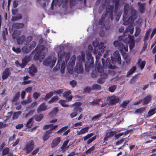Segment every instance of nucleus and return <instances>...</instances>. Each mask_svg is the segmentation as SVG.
<instances>
[{"label": "nucleus", "mask_w": 156, "mask_h": 156, "mask_svg": "<svg viewBox=\"0 0 156 156\" xmlns=\"http://www.w3.org/2000/svg\"><path fill=\"white\" fill-rule=\"evenodd\" d=\"M136 68L134 66L131 68V69L128 72L127 75L129 76L132 74L135 71Z\"/></svg>", "instance_id": "nucleus-40"}, {"label": "nucleus", "mask_w": 156, "mask_h": 156, "mask_svg": "<svg viewBox=\"0 0 156 156\" xmlns=\"http://www.w3.org/2000/svg\"><path fill=\"white\" fill-rule=\"evenodd\" d=\"M91 89L92 90H100L101 86L98 84H94L91 86Z\"/></svg>", "instance_id": "nucleus-34"}, {"label": "nucleus", "mask_w": 156, "mask_h": 156, "mask_svg": "<svg viewBox=\"0 0 156 156\" xmlns=\"http://www.w3.org/2000/svg\"><path fill=\"white\" fill-rule=\"evenodd\" d=\"M54 94L53 92H50L48 93L45 96L44 99L45 100H46L49 98L51 96H52Z\"/></svg>", "instance_id": "nucleus-39"}, {"label": "nucleus", "mask_w": 156, "mask_h": 156, "mask_svg": "<svg viewBox=\"0 0 156 156\" xmlns=\"http://www.w3.org/2000/svg\"><path fill=\"white\" fill-rule=\"evenodd\" d=\"M56 61V58L54 56H49L46 58L43 64L46 66L52 68L54 66Z\"/></svg>", "instance_id": "nucleus-11"}, {"label": "nucleus", "mask_w": 156, "mask_h": 156, "mask_svg": "<svg viewBox=\"0 0 156 156\" xmlns=\"http://www.w3.org/2000/svg\"><path fill=\"white\" fill-rule=\"evenodd\" d=\"M39 148L38 147L36 148L32 151L31 154L33 155L36 154L39 151Z\"/></svg>", "instance_id": "nucleus-56"}, {"label": "nucleus", "mask_w": 156, "mask_h": 156, "mask_svg": "<svg viewBox=\"0 0 156 156\" xmlns=\"http://www.w3.org/2000/svg\"><path fill=\"white\" fill-rule=\"evenodd\" d=\"M129 100H127L124 101L122 103L121 105V107L122 108H126L127 105L129 102Z\"/></svg>", "instance_id": "nucleus-43"}, {"label": "nucleus", "mask_w": 156, "mask_h": 156, "mask_svg": "<svg viewBox=\"0 0 156 156\" xmlns=\"http://www.w3.org/2000/svg\"><path fill=\"white\" fill-rule=\"evenodd\" d=\"M34 147V142L32 140H31L27 142L25 147L23 149L26 151L27 153L30 152L33 149Z\"/></svg>", "instance_id": "nucleus-13"}, {"label": "nucleus", "mask_w": 156, "mask_h": 156, "mask_svg": "<svg viewBox=\"0 0 156 156\" xmlns=\"http://www.w3.org/2000/svg\"><path fill=\"white\" fill-rule=\"evenodd\" d=\"M116 133V131H111L107 132L104 138V141H107L108 139L111 138L113 137Z\"/></svg>", "instance_id": "nucleus-17"}, {"label": "nucleus", "mask_w": 156, "mask_h": 156, "mask_svg": "<svg viewBox=\"0 0 156 156\" xmlns=\"http://www.w3.org/2000/svg\"><path fill=\"white\" fill-rule=\"evenodd\" d=\"M138 4L139 6V8L140 12L141 13H143L145 9V4L139 2L138 3Z\"/></svg>", "instance_id": "nucleus-31"}, {"label": "nucleus", "mask_w": 156, "mask_h": 156, "mask_svg": "<svg viewBox=\"0 0 156 156\" xmlns=\"http://www.w3.org/2000/svg\"><path fill=\"white\" fill-rule=\"evenodd\" d=\"M101 116V114H98L94 117L92 118L93 120H97L99 119Z\"/></svg>", "instance_id": "nucleus-50"}, {"label": "nucleus", "mask_w": 156, "mask_h": 156, "mask_svg": "<svg viewBox=\"0 0 156 156\" xmlns=\"http://www.w3.org/2000/svg\"><path fill=\"white\" fill-rule=\"evenodd\" d=\"M43 115L42 114H40L35 117V120L36 121H41L43 118Z\"/></svg>", "instance_id": "nucleus-46"}, {"label": "nucleus", "mask_w": 156, "mask_h": 156, "mask_svg": "<svg viewBox=\"0 0 156 156\" xmlns=\"http://www.w3.org/2000/svg\"><path fill=\"white\" fill-rule=\"evenodd\" d=\"M68 128L67 126H65L62 127V128H61L60 129H59V130H58L57 132V133H62L63 131H64L65 130H66L67 128Z\"/></svg>", "instance_id": "nucleus-48"}, {"label": "nucleus", "mask_w": 156, "mask_h": 156, "mask_svg": "<svg viewBox=\"0 0 156 156\" xmlns=\"http://www.w3.org/2000/svg\"><path fill=\"white\" fill-rule=\"evenodd\" d=\"M82 123L81 122H76L73 125V127H76L75 128L76 129L78 127L80 126H82Z\"/></svg>", "instance_id": "nucleus-51"}, {"label": "nucleus", "mask_w": 156, "mask_h": 156, "mask_svg": "<svg viewBox=\"0 0 156 156\" xmlns=\"http://www.w3.org/2000/svg\"><path fill=\"white\" fill-rule=\"evenodd\" d=\"M112 62L110 58H107L105 62L104 61V58L101 59L102 62L104 67H105L109 69H115V63L117 62L118 64H121V60L120 55L118 51H116L113 53V55L111 56Z\"/></svg>", "instance_id": "nucleus-4"}, {"label": "nucleus", "mask_w": 156, "mask_h": 156, "mask_svg": "<svg viewBox=\"0 0 156 156\" xmlns=\"http://www.w3.org/2000/svg\"><path fill=\"white\" fill-rule=\"evenodd\" d=\"M22 113L21 111H18L14 113L13 115V119H17L19 116Z\"/></svg>", "instance_id": "nucleus-36"}, {"label": "nucleus", "mask_w": 156, "mask_h": 156, "mask_svg": "<svg viewBox=\"0 0 156 156\" xmlns=\"http://www.w3.org/2000/svg\"><path fill=\"white\" fill-rule=\"evenodd\" d=\"M20 96V93L19 92H18L16 94L12 100V102L14 103L16 105L19 103L20 102V100L19 99Z\"/></svg>", "instance_id": "nucleus-22"}, {"label": "nucleus", "mask_w": 156, "mask_h": 156, "mask_svg": "<svg viewBox=\"0 0 156 156\" xmlns=\"http://www.w3.org/2000/svg\"><path fill=\"white\" fill-rule=\"evenodd\" d=\"M9 151V149L8 147H5L2 150V155L4 156L7 154Z\"/></svg>", "instance_id": "nucleus-41"}, {"label": "nucleus", "mask_w": 156, "mask_h": 156, "mask_svg": "<svg viewBox=\"0 0 156 156\" xmlns=\"http://www.w3.org/2000/svg\"><path fill=\"white\" fill-rule=\"evenodd\" d=\"M71 93L70 91L69 90L64 92L63 94V96L66 98V100L68 101H70L72 98V96L71 95H69Z\"/></svg>", "instance_id": "nucleus-24"}, {"label": "nucleus", "mask_w": 156, "mask_h": 156, "mask_svg": "<svg viewBox=\"0 0 156 156\" xmlns=\"http://www.w3.org/2000/svg\"><path fill=\"white\" fill-rule=\"evenodd\" d=\"M22 18V16L21 14H17L16 16H12L11 20L12 21H14L16 20L21 19Z\"/></svg>", "instance_id": "nucleus-33"}, {"label": "nucleus", "mask_w": 156, "mask_h": 156, "mask_svg": "<svg viewBox=\"0 0 156 156\" xmlns=\"http://www.w3.org/2000/svg\"><path fill=\"white\" fill-rule=\"evenodd\" d=\"M33 119L32 118L30 119L28 121L26 124V126L27 127L30 128L31 127L32 125V121Z\"/></svg>", "instance_id": "nucleus-42"}, {"label": "nucleus", "mask_w": 156, "mask_h": 156, "mask_svg": "<svg viewBox=\"0 0 156 156\" xmlns=\"http://www.w3.org/2000/svg\"><path fill=\"white\" fill-rule=\"evenodd\" d=\"M93 45L94 48V54L96 55V63L98 64L100 63L99 62L100 57L101 55V54L104 52L106 46L104 45V43L103 42H101L99 44V40L97 39L93 42Z\"/></svg>", "instance_id": "nucleus-5"}, {"label": "nucleus", "mask_w": 156, "mask_h": 156, "mask_svg": "<svg viewBox=\"0 0 156 156\" xmlns=\"http://www.w3.org/2000/svg\"><path fill=\"white\" fill-rule=\"evenodd\" d=\"M93 47L91 44L88 46L87 50L86 51L87 58L88 62L85 63V68L86 71H88L93 66L94 63L93 57H92L91 52L92 51Z\"/></svg>", "instance_id": "nucleus-8"}, {"label": "nucleus", "mask_w": 156, "mask_h": 156, "mask_svg": "<svg viewBox=\"0 0 156 156\" xmlns=\"http://www.w3.org/2000/svg\"><path fill=\"white\" fill-rule=\"evenodd\" d=\"M90 127L88 125H87L85 127L82 128L79 131H77V135H80L85 134L87 133Z\"/></svg>", "instance_id": "nucleus-20"}, {"label": "nucleus", "mask_w": 156, "mask_h": 156, "mask_svg": "<svg viewBox=\"0 0 156 156\" xmlns=\"http://www.w3.org/2000/svg\"><path fill=\"white\" fill-rule=\"evenodd\" d=\"M68 0H53L51 6V9H54V5L60 6L62 5V7H64L68 4Z\"/></svg>", "instance_id": "nucleus-12"}, {"label": "nucleus", "mask_w": 156, "mask_h": 156, "mask_svg": "<svg viewBox=\"0 0 156 156\" xmlns=\"http://www.w3.org/2000/svg\"><path fill=\"white\" fill-rule=\"evenodd\" d=\"M30 55L26 56L24 58L22 59V63L20 64H19V65L21 68H23L26 66L27 64L30 61Z\"/></svg>", "instance_id": "nucleus-16"}, {"label": "nucleus", "mask_w": 156, "mask_h": 156, "mask_svg": "<svg viewBox=\"0 0 156 156\" xmlns=\"http://www.w3.org/2000/svg\"><path fill=\"white\" fill-rule=\"evenodd\" d=\"M131 131V130H128L124 133L122 132L116 134H115V137L116 138L118 139L120 136H122L123 135H125V136H124V137H125L126 135H128V136L129 137V133Z\"/></svg>", "instance_id": "nucleus-25"}, {"label": "nucleus", "mask_w": 156, "mask_h": 156, "mask_svg": "<svg viewBox=\"0 0 156 156\" xmlns=\"http://www.w3.org/2000/svg\"><path fill=\"white\" fill-rule=\"evenodd\" d=\"M94 134L93 133H91L90 134H88L87 135L83 137V138L84 141H85L88 139H89L87 141V144H90L93 141L96 139V135L93 136Z\"/></svg>", "instance_id": "nucleus-14"}, {"label": "nucleus", "mask_w": 156, "mask_h": 156, "mask_svg": "<svg viewBox=\"0 0 156 156\" xmlns=\"http://www.w3.org/2000/svg\"><path fill=\"white\" fill-rule=\"evenodd\" d=\"M113 8L114 7L112 6H107L106 9V14L105 16V18L104 17V16L103 15L99 22L100 24L102 25V24H104V26L106 30L109 29L110 27V24L109 21L105 22V23L104 19H106L109 16L111 20H112Z\"/></svg>", "instance_id": "nucleus-7"}, {"label": "nucleus", "mask_w": 156, "mask_h": 156, "mask_svg": "<svg viewBox=\"0 0 156 156\" xmlns=\"http://www.w3.org/2000/svg\"><path fill=\"white\" fill-rule=\"evenodd\" d=\"M40 95V94L37 92H35L33 94V97L35 99H37L38 98L39 96Z\"/></svg>", "instance_id": "nucleus-59"}, {"label": "nucleus", "mask_w": 156, "mask_h": 156, "mask_svg": "<svg viewBox=\"0 0 156 156\" xmlns=\"http://www.w3.org/2000/svg\"><path fill=\"white\" fill-rule=\"evenodd\" d=\"M32 39V37L31 36H30L28 37L26 40L27 43H29Z\"/></svg>", "instance_id": "nucleus-61"}, {"label": "nucleus", "mask_w": 156, "mask_h": 156, "mask_svg": "<svg viewBox=\"0 0 156 156\" xmlns=\"http://www.w3.org/2000/svg\"><path fill=\"white\" fill-rule=\"evenodd\" d=\"M140 32V29L139 27H136V32L135 33V35L136 36L138 35Z\"/></svg>", "instance_id": "nucleus-54"}, {"label": "nucleus", "mask_w": 156, "mask_h": 156, "mask_svg": "<svg viewBox=\"0 0 156 156\" xmlns=\"http://www.w3.org/2000/svg\"><path fill=\"white\" fill-rule=\"evenodd\" d=\"M145 64V61H143L140 65L139 66L141 69H143Z\"/></svg>", "instance_id": "nucleus-57"}, {"label": "nucleus", "mask_w": 156, "mask_h": 156, "mask_svg": "<svg viewBox=\"0 0 156 156\" xmlns=\"http://www.w3.org/2000/svg\"><path fill=\"white\" fill-rule=\"evenodd\" d=\"M61 139L60 137H58L55 138L51 144V147L52 148L55 147L58 145Z\"/></svg>", "instance_id": "nucleus-23"}, {"label": "nucleus", "mask_w": 156, "mask_h": 156, "mask_svg": "<svg viewBox=\"0 0 156 156\" xmlns=\"http://www.w3.org/2000/svg\"><path fill=\"white\" fill-rule=\"evenodd\" d=\"M11 69L9 68L6 69L2 73V77L3 80L6 79L11 74Z\"/></svg>", "instance_id": "nucleus-19"}, {"label": "nucleus", "mask_w": 156, "mask_h": 156, "mask_svg": "<svg viewBox=\"0 0 156 156\" xmlns=\"http://www.w3.org/2000/svg\"><path fill=\"white\" fill-rule=\"evenodd\" d=\"M95 70L92 72L91 74V76L92 77L94 78L96 77L98 75L97 71L98 73H100L101 78L97 80V82L100 84L103 83L105 81V79L107 77L106 73L104 72L103 68L101 66L100 63L97 64L96 63L95 66Z\"/></svg>", "instance_id": "nucleus-6"}, {"label": "nucleus", "mask_w": 156, "mask_h": 156, "mask_svg": "<svg viewBox=\"0 0 156 156\" xmlns=\"http://www.w3.org/2000/svg\"><path fill=\"white\" fill-rule=\"evenodd\" d=\"M7 33V30H3V34H2V37L4 39V40H6L5 38V34Z\"/></svg>", "instance_id": "nucleus-60"}, {"label": "nucleus", "mask_w": 156, "mask_h": 156, "mask_svg": "<svg viewBox=\"0 0 156 156\" xmlns=\"http://www.w3.org/2000/svg\"><path fill=\"white\" fill-rule=\"evenodd\" d=\"M37 72V68L34 65L29 67V73L31 76H34Z\"/></svg>", "instance_id": "nucleus-18"}, {"label": "nucleus", "mask_w": 156, "mask_h": 156, "mask_svg": "<svg viewBox=\"0 0 156 156\" xmlns=\"http://www.w3.org/2000/svg\"><path fill=\"white\" fill-rule=\"evenodd\" d=\"M12 49L16 53H19L21 51V49L19 48H15L14 47H13Z\"/></svg>", "instance_id": "nucleus-49"}, {"label": "nucleus", "mask_w": 156, "mask_h": 156, "mask_svg": "<svg viewBox=\"0 0 156 156\" xmlns=\"http://www.w3.org/2000/svg\"><path fill=\"white\" fill-rule=\"evenodd\" d=\"M52 133L51 130L47 131L44 133L43 136V139L44 141L46 140L50 137V135Z\"/></svg>", "instance_id": "nucleus-29"}, {"label": "nucleus", "mask_w": 156, "mask_h": 156, "mask_svg": "<svg viewBox=\"0 0 156 156\" xmlns=\"http://www.w3.org/2000/svg\"><path fill=\"white\" fill-rule=\"evenodd\" d=\"M36 43L34 41H33L30 44V46L28 48L27 46H24L22 48V51L24 53H27L30 50L33 49L35 46Z\"/></svg>", "instance_id": "nucleus-15"}, {"label": "nucleus", "mask_w": 156, "mask_h": 156, "mask_svg": "<svg viewBox=\"0 0 156 156\" xmlns=\"http://www.w3.org/2000/svg\"><path fill=\"white\" fill-rule=\"evenodd\" d=\"M24 26V24L23 23H16L13 24V27L17 28H21L23 27Z\"/></svg>", "instance_id": "nucleus-35"}, {"label": "nucleus", "mask_w": 156, "mask_h": 156, "mask_svg": "<svg viewBox=\"0 0 156 156\" xmlns=\"http://www.w3.org/2000/svg\"><path fill=\"white\" fill-rule=\"evenodd\" d=\"M123 142V139H121L116 142V145H119L122 144Z\"/></svg>", "instance_id": "nucleus-62"}, {"label": "nucleus", "mask_w": 156, "mask_h": 156, "mask_svg": "<svg viewBox=\"0 0 156 156\" xmlns=\"http://www.w3.org/2000/svg\"><path fill=\"white\" fill-rule=\"evenodd\" d=\"M36 51H37L35 55L34 56V58L36 60H38L39 58L40 62H42L44 58V55L46 54H43V56L41 54L44 52V51H46V53L47 52V49H45V48L44 45H41L38 46L36 48Z\"/></svg>", "instance_id": "nucleus-9"}, {"label": "nucleus", "mask_w": 156, "mask_h": 156, "mask_svg": "<svg viewBox=\"0 0 156 156\" xmlns=\"http://www.w3.org/2000/svg\"><path fill=\"white\" fill-rule=\"evenodd\" d=\"M25 39V36L24 35H22L18 37L16 39L17 44H22Z\"/></svg>", "instance_id": "nucleus-30"}, {"label": "nucleus", "mask_w": 156, "mask_h": 156, "mask_svg": "<svg viewBox=\"0 0 156 156\" xmlns=\"http://www.w3.org/2000/svg\"><path fill=\"white\" fill-rule=\"evenodd\" d=\"M47 106L45 105L44 103L41 104L37 108L38 112H39L41 111H43L46 110L47 109Z\"/></svg>", "instance_id": "nucleus-26"}, {"label": "nucleus", "mask_w": 156, "mask_h": 156, "mask_svg": "<svg viewBox=\"0 0 156 156\" xmlns=\"http://www.w3.org/2000/svg\"><path fill=\"white\" fill-rule=\"evenodd\" d=\"M156 33V28H154L152 32L151 36V38H152L154 34Z\"/></svg>", "instance_id": "nucleus-64"}, {"label": "nucleus", "mask_w": 156, "mask_h": 156, "mask_svg": "<svg viewBox=\"0 0 156 156\" xmlns=\"http://www.w3.org/2000/svg\"><path fill=\"white\" fill-rule=\"evenodd\" d=\"M77 153H76L75 152L72 151L71 152L70 154L68 155L67 156H73L75 155H77Z\"/></svg>", "instance_id": "nucleus-63"}, {"label": "nucleus", "mask_w": 156, "mask_h": 156, "mask_svg": "<svg viewBox=\"0 0 156 156\" xmlns=\"http://www.w3.org/2000/svg\"><path fill=\"white\" fill-rule=\"evenodd\" d=\"M64 48V47L62 45H60L59 46H56L55 48V49L57 51L58 57L57 64L56 67L59 69L60 63L62 62L61 72L62 74L64 72L66 65L69 59L70 56L69 52H62Z\"/></svg>", "instance_id": "nucleus-3"}, {"label": "nucleus", "mask_w": 156, "mask_h": 156, "mask_svg": "<svg viewBox=\"0 0 156 156\" xmlns=\"http://www.w3.org/2000/svg\"><path fill=\"white\" fill-rule=\"evenodd\" d=\"M58 96H56L53 97L50 100L48 101L49 103H51L52 102H55L58 99Z\"/></svg>", "instance_id": "nucleus-44"}, {"label": "nucleus", "mask_w": 156, "mask_h": 156, "mask_svg": "<svg viewBox=\"0 0 156 156\" xmlns=\"http://www.w3.org/2000/svg\"><path fill=\"white\" fill-rule=\"evenodd\" d=\"M144 110L145 108H141L136 109L135 111V112L136 113H140L144 112Z\"/></svg>", "instance_id": "nucleus-47"}, {"label": "nucleus", "mask_w": 156, "mask_h": 156, "mask_svg": "<svg viewBox=\"0 0 156 156\" xmlns=\"http://www.w3.org/2000/svg\"><path fill=\"white\" fill-rule=\"evenodd\" d=\"M151 96L150 95H147L142 100L143 104L144 105H146L149 103L151 101Z\"/></svg>", "instance_id": "nucleus-27"}, {"label": "nucleus", "mask_w": 156, "mask_h": 156, "mask_svg": "<svg viewBox=\"0 0 156 156\" xmlns=\"http://www.w3.org/2000/svg\"><path fill=\"white\" fill-rule=\"evenodd\" d=\"M116 88L115 85H113L109 87V90L110 91L112 92H113Z\"/></svg>", "instance_id": "nucleus-52"}, {"label": "nucleus", "mask_w": 156, "mask_h": 156, "mask_svg": "<svg viewBox=\"0 0 156 156\" xmlns=\"http://www.w3.org/2000/svg\"><path fill=\"white\" fill-rule=\"evenodd\" d=\"M156 107L153 108L149 110L148 112V116H150L156 113Z\"/></svg>", "instance_id": "nucleus-32"}, {"label": "nucleus", "mask_w": 156, "mask_h": 156, "mask_svg": "<svg viewBox=\"0 0 156 156\" xmlns=\"http://www.w3.org/2000/svg\"><path fill=\"white\" fill-rule=\"evenodd\" d=\"M70 83L71 85L73 87H75L76 86V81H75L74 80H73L72 81H71Z\"/></svg>", "instance_id": "nucleus-58"}, {"label": "nucleus", "mask_w": 156, "mask_h": 156, "mask_svg": "<svg viewBox=\"0 0 156 156\" xmlns=\"http://www.w3.org/2000/svg\"><path fill=\"white\" fill-rule=\"evenodd\" d=\"M137 18L136 10L132 8L130 9L129 5H126L124 6L123 17V24L125 25L127 24H129V25L123 33V36L119 37V41H115L113 43L115 47H118L127 63L129 62L130 60V58H128L127 54L125 53V52L128 51V47L127 45L125 46L123 45L121 43V41H123L125 44H129V47L130 50L134 47L135 41L133 36H131V35L133 34V26L134 25V20Z\"/></svg>", "instance_id": "nucleus-1"}, {"label": "nucleus", "mask_w": 156, "mask_h": 156, "mask_svg": "<svg viewBox=\"0 0 156 156\" xmlns=\"http://www.w3.org/2000/svg\"><path fill=\"white\" fill-rule=\"evenodd\" d=\"M110 101L109 104L111 105H114L118 103L119 100V98L118 97L112 96L110 97Z\"/></svg>", "instance_id": "nucleus-21"}, {"label": "nucleus", "mask_w": 156, "mask_h": 156, "mask_svg": "<svg viewBox=\"0 0 156 156\" xmlns=\"http://www.w3.org/2000/svg\"><path fill=\"white\" fill-rule=\"evenodd\" d=\"M91 90H92L91 87H87L84 89V90L85 92L89 93Z\"/></svg>", "instance_id": "nucleus-53"}, {"label": "nucleus", "mask_w": 156, "mask_h": 156, "mask_svg": "<svg viewBox=\"0 0 156 156\" xmlns=\"http://www.w3.org/2000/svg\"><path fill=\"white\" fill-rule=\"evenodd\" d=\"M81 104L80 102H76L72 105L74 107L73 112L70 114V116L71 118H73L75 117L77 114L79 112H80L82 110L81 108Z\"/></svg>", "instance_id": "nucleus-10"}, {"label": "nucleus", "mask_w": 156, "mask_h": 156, "mask_svg": "<svg viewBox=\"0 0 156 156\" xmlns=\"http://www.w3.org/2000/svg\"><path fill=\"white\" fill-rule=\"evenodd\" d=\"M59 102L63 107H67L69 106L68 105L66 104V102L65 100H60Z\"/></svg>", "instance_id": "nucleus-38"}, {"label": "nucleus", "mask_w": 156, "mask_h": 156, "mask_svg": "<svg viewBox=\"0 0 156 156\" xmlns=\"http://www.w3.org/2000/svg\"><path fill=\"white\" fill-rule=\"evenodd\" d=\"M101 100V99H97L94 101L92 102H90L91 104L94 105L95 104H98V103Z\"/></svg>", "instance_id": "nucleus-45"}, {"label": "nucleus", "mask_w": 156, "mask_h": 156, "mask_svg": "<svg viewBox=\"0 0 156 156\" xmlns=\"http://www.w3.org/2000/svg\"><path fill=\"white\" fill-rule=\"evenodd\" d=\"M68 143V140H66V141H64L63 145L61 147V149H62V150H63L65 148H68V146L66 147Z\"/></svg>", "instance_id": "nucleus-37"}, {"label": "nucleus", "mask_w": 156, "mask_h": 156, "mask_svg": "<svg viewBox=\"0 0 156 156\" xmlns=\"http://www.w3.org/2000/svg\"><path fill=\"white\" fill-rule=\"evenodd\" d=\"M76 56L75 55H73L70 60L67 66V69L68 72L73 74L74 72L73 66L75 64ZM85 59V55L84 52H82L80 55H78L77 57V63L76 64L74 72L78 73H82L83 72V68L81 63L84 62Z\"/></svg>", "instance_id": "nucleus-2"}, {"label": "nucleus", "mask_w": 156, "mask_h": 156, "mask_svg": "<svg viewBox=\"0 0 156 156\" xmlns=\"http://www.w3.org/2000/svg\"><path fill=\"white\" fill-rule=\"evenodd\" d=\"M58 112V109L57 108H54L52 111L50 112L49 115L50 117H52L55 116Z\"/></svg>", "instance_id": "nucleus-28"}, {"label": "nucleus", "mask_w": 156, "mask_h": 156, "mask_svg": "<svg viewBox=\"0 0 156 156\" xmlns=\"http://www.w3.org/2000/svg\"><path fill=\"white\" fill-rule=\"evenodd\" d=\"M63 92V90L62 89H60L57 90V91L54 90L53 91L54 93H55L58 94H60Z\"/></svg>", "instance_id": "nucleus-55"}]
</instances>
